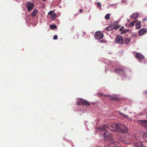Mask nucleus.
Returning <instances> with one entry per match:
<instances>
[{
	"label": "nucleus",
	"instance_id": "23",
	"mask_svg": "<svg viewBox=\"0 0 147 147\" xmlns=\"http://www.w3.org/2000/svg\"><path fill=\"white\" fill-rule=\"evenodd\" d=\"M57 27V26L56 25H50V28L52 30H54Z\"/></svg>",
	"mask_w": 147,
	"mask_h": 147
},
{
	"label": "nucleus",
	"instance_id": "25",
	"mask_svg": "<svg viewBox=\"0 0 147 147\" xmlns=\"http://www.w3.org/2000/svg\"><path fill=\"white\" fill-rule=\"evenodd\" d=\"M110 18V14H107L105 16V18L106 20H109Z\"/></svg>",
	"mask_w": 147,
	"mask_h": 147
},
{
	"label": "nucleus",
	"instance_id": "27",
	"mask_svg": "<svg viewBox=\"0 0 147 147\" xmlns=\"http://www.w3.org/2000/svg\"><path fill=\"white\" fill-rule=\"evenodd\" d=\"M53 11H51L49 12L48 13V15H51V16L53 13Z\"/></svg>",
	"mask_w": 147,
	"mask_h": 147
},
{
	"label": "nucleus",
	"instance_id": "24",
	"mask_svg": "<svg viewBox=\"0 0 147 147\" xmlns=\"http://www.w3.org/2000/svg\"><path fill=\"white\" fill-rule=\"evenodd\" d=\"M119 113L120 114V115H122L124 118H127V119H129V118L128 117V116L126 115H125L122 113H121L120 112H119Z\"/></svg>",
	"mask_w": 147,
	"mask_h": 147
},
{
	"label": "nucleus",
	"instance_id": "17",
	"mask_svg": "<svg viewBox=\"0 0 147 147\" xmlns=\"http://www.w3.org/2000/svg\"><path fill=\"white\" fill-rule=\"evenodd\" d=\"M143 139L147 142V132H145L143 134Z\"/></svg>",
	"mask_w": 147,
	"mask_h": 147
},
{
	"label": "nucleus",
	"instance_id": "18",
	"mask_svg": "<svg viewBox=\"0 0 147 147\" xmlns=\"http://www.w3.org/2000/svg\"><path fill=\"white\" fill-rule=\"evenodd\" d=\"M141 26V23L140 22H138L136 23V27L137 29H138L140 28Z\"/></svg>",
	"mask_w": 147,
	"mask_h": 147
},
{
	"label": "nucleus",
	"instance_id": "5",
	"mask_svg": "<svg viewBox=\"0 0 147 147\" xmlns=\"http://www.w3.org/2000/svg\"><path fill=\"white\" fill-rule=\"evenodd\" d=\"M116 124H110L107 125H104L102 127H104L106 129H109L111 131L110 129H115L116 126Z\"/></svg>",
	"mask_w": 147,
	"mask_h": 147
},
{
	"label": "nucleus",
	"instance_id": "16",
	"mask_svg": "<svg viewBox=\"0 0 147 147\" xmlns=\"http://www.w3.org/2000/svg\"><path fill=\"white\" fill-rule=\"evenodd\" d=\"M124 28V27L123 26L122 27V28H120L119 29V31H122V32H121V33L122 34H124L126 32H127L129 30V29H125L123 30V28Z\"/></svg>",
	"mask_w": 147,
	"mask_h": 147
},
{
	"label": "nucleus",
	"instance_id": "32",
	"mask_svg": "<svg viewBox=\"0 0 147 147\" xmlns=\"http://www.w3.org/2000/svg\"><path fill=\"white\" fill-rule=\"evenodd\" d=\"M82 11V9H80V12H81Z\"/></svg>",
	"mask_w": 147,
	"mask_h": 147
},
{
	"label": "nucleus",
	"instance_id": "11",
	"mask_svg": "<svg viewBox=\"0 0 147 147\" xmlns=\"http://www.w3.org/2000/svg\"><path fill=\"white\" fill-rule=\"evenodd\" d=\"M147 32V29L145 28L140 29L138 31V33L140 36H142Z\"/></svg>",
	"mask_w": 147,
	"mask_h": 147
},
{
	"label": "nucleus",
	"instance_id": "35",
	"mask_svg": "<svg viewBox=\"0 0 147 147\" xmlns=\"http://www.w3.org/2000/svg\"><path fill=\"white\" fill-rule=\"evenodd\" d=\"M127 144V143H126ZM129 143H128V144H129Z\"/></svg>",
	"mask_w": 147,
	"mask_h": 147
},
{
	"label": "nucleus",
	"instance_id": "22",
	"mask_svg": "<svg viewBox=\"0 0 147 147\" xmlns=\"http://www.w3.org/2000/svg\"><path fill=\"white\" fill-rule=\"evenodd\" d=\"M136 21H134L131 22L129 24V26L130 27H132L134 25Z\"/></svg>",
	"mask_w": 147,
	"mask_h": 147
},
{
	"label": "nucleus",
	"instance_id": "30",
	"mask_svg": "<svg viewBox=\"0 0 147 147\" xmlns=\"http://www.w3.org/2000/svg\"><path fill=\"white\" fill-rule=\"evenodd\" d=\"M97 5L98 7H100L101 6V4L99 2H97Z\"/></svg>",
	"mask_w": 147,
	"mask_h": 147
},
{
	"label": "nucleus",
	"instance_id": "28",
	"mask_svg": "<svg viewBox=\"0 0 147 147\" xmlns=\"http://www.w3.org/2000/svg\"><path fill=\"white\" fill-rule=\"evenodd\" d=\"M99 94H100V95H99V96H102L103 95H104L106 97L108 96V95H107L103 94L102 93H99Z\"/></svg>",
	"mask_w": 147,
	"mask_h": 147
},
{
	"label": "nucleus",
	"instance_id": "6",
	"mask_svg": "<svg viewBox=\"0 0 147 147\" xmlns=\"http://www.w3.org/2000/svg\"><path fill=\"white\" fill-rule=\"evenodd\" d=\"M138 121L141 126L144 127L147 130V120H138Z\"/></svg>",
	"mask_w": 147,
	"mask_h": 147
},
{
	"label": "nucleus",
	"instance_id": "7",
	"mask_svg": "<svg viewBox=\"0 0 147 147\" xmlns=\"http://www.w3.org/2000/svg\"><path fill=\"white\" fill-rule=\"evenodd\" d=\"M95 37L97 39H100L102 38L104 36L103 34L100 32H96L94 35Z\"/></svg>",
	"mask_w": 147,
	"mask_h": 147
},
{
	"label": "nucleus",
	"instance_id": "9",
	"mask_svg": "<svg viewBox=\"0 0 147 147\" xmlns=\"http://www.w3.org/2000/svg\"><path fill=\"white\" fill-rule=\"evenodd\" d=\"M115 42L117 44H123V39L122 36H118L115 39Z\"/></svg>",
	"mask_w": 147,
	"mask_h": 147
},
{
	"label": "nucleus",
	"instance_id": "29",
	"mask_svg": "<svg viewBox=\"0 0 147 147\" xmlns=\"http://www.w3.org/2000/svg\"><path fill=\"white\" fill-rule=\"evenodd\" d=\"M117 98L115 97H112L111 98V99L113 100H117Z\"/></svg>",
	"mask_w": 147,
	"mask_h": 147
},
{
	"label": "nucleus",
	"instance_id": "1",
	"mask_svg": "<svg viewBox=\"0 0 147 147\" xmlns=\"http://www.w3.org/2000/svg\"><path fill=\"white\" fill-rule=\"evenodd\" d=\"M100 135L103 137L104 140L108 141L112 139V135L109 133L104 127H100L99 128Z\"/></svg>",
	"mask_w": 147,
	"mask_h": 147
},
{
	"label": "nucleus",
	"instance_id": "14",
	"mask_svg": "<svg viewBox=\"0 0 147 147\" xmlns=\"http://www.w3.org/2000/svg\"><path fill=\"white\" fill-rule=\"evenodd\" d=\"M139 16V14L138 13H134L130 16V18L132 19H136L138 18Z\"/></svg>",
	"mask_w": 147,
	"mask_h": 147
},
{
	"label": "nucleus",
	"instance_id": "15",
	"mask_svg": "<svg viewBox=\"0 0 147 147\" xmlns=\"http://www.w3.org/2000/svg\"><path fill=\"white\" fill-rule=\"evenodd\" d=\"M38 13V11L36 9H35L32 12V14H31V16L32 17H34L36 14H37Z\"/></svg>",
	"mask_w": 147,
	"mask_h": 147
},
{
	"label": "nucleus",
	"instance_id": "2",
	"mask_svg": "<svg viewBox=\"0 0 147 147\" xmlns=\"http://www.w3.org/2000/svg\"><path fill=\"white\" fill-rule=\"evenodd\" d=\"M112 131H116L118 132L126 133L128 131V128L125 126L119 123L116 124L115 129H110Z\"/></svg>",
	"mask_w": 147,
	"mask_h": 147
},
{
	"label": "nucleus",
	"instance_id": "10",
	"mask_svg": "<svg viewBox=\"0 0 147 147\" xmlns=\"http://www.w3.org/2000/svg\"><path fill=\"white\" fill-rule=\"evenodd\" d=\"M135 57L140 60V62H142V60H143L144 58V56L139 53H136Z\"/></svg>",
	"mask_w": 147,
	"mask_h": 147
},
{
	"label": "nucleus",
	"instance_id": "4",
	"mask_svg": "<svg viewBox=\"0 0 147 147\" xmlns=\"http://www.w3.org/2000/svg\"><path fill=\"white\" fill-rule=\"evenodd\" d=\"M77 104L78 105H84L87 106H89L90 105L87 101L81 98H79L78 99Z\"/></svg>",
	"mask_w": 147,
	"mask_h": 147
},
{
	"label": "nucleus",
	"instance_id": "31",
	"mask_svg": "<svg viewBox=\"0 0 147 147\" xmlns=\"http://www.w3.org/2000/svg\"><path fill=\"white\" fill-rule=\"evenodd\" d=\"M53 39L54 40L57 39V35H55L53 37Z\"/></svg>",
	"mask_w": 147,
	"mask_h": 147
},
{
	"label": "nucleus",
	"instance_id": "20",
	"mask_svg": "<svg viewBox=\"0 0 147 147\" xmlns=\"http://www.w3.org/2000/svg\"><path fill=\"white\" fill-rule=\"evenodd\" d=\"M131 39L130 38L126 37L125 38V43L127 44L129 43Z\"/></svg>",
	"mask_w": 147,
	"mask_h": 147
},
{
	"label": "nucleus",
	"instance_id": "13",
	"mask_svg": "<svg viewBox=\"0 0 147 147\" xmlns=\"http://www.w3.org/2000/svg\"><path fill=\"white\" fill-rule=\"evenodd\" d=\"M111 146L112 147H119L120 144L117 142H114V141L112 142Z\"/></svg>",
	"mask_w": 147,
	"mask_h": 147
},
{
	"label": "nucleus",
	"instance_id": "26",
	"mask_svg": "<svg viewBox=\"0 0 147 147\" xmlns=\"http://www.w3.org/2000/svg\"><path fill=\"white\" fill-rule=\"evenodd\" d=\"M128 1L127 0H122V2H124L125 4H127L128 3Z\"/></svg>",
	"mask_w": 147,
	"mask_h": 147
},
{
	"label": "nucleus",
	"instance_id": "34",
	"mask_svg": "<svg viewBox=\"0 0 147 147\" xmlns=\"http://www.w3.org/2000/svg\"><path fill=\"white\" fill-rule=\"evenodd\" d=\"M146 92L147 93V91H146Z\"/></svg>",
	"mask_w": 147,
	"mask_h": 147
},
{
	"label": "nucleus",
	"instance_id": "3",
	"mask_svg": "<svg viewBox=\"0 0 147 147\" xmlns=\"http://www.w3.org/2000/svg\"><path fill=\"white\" fill-rule=\"evenodd\" d=\"M119 27L118 25V22L116 21L110 24L107 27L106 29L108 31H110L113 29L115 28V30L118 29Z\"/></svg>",
	"mask_w": 147,
	"mask_h": 147
},
{
	"label": "nucleus",
	"instance_id": "8",
	"mask_svg": "<svg viewBox=\"0 0 147 147\" xmlns=\"http://www.w3.org/2000/svg\"><path fill=\"white\" fill-rule=\"evenodd\" d=\"M34 6V5L33 3L30 2H28L26 4V7L28 11H30L32 9Z\"/></svg>",
	"mask_w": 147,
	"mask_h": 147
},
{
	"label": "nucleus",
	"instance_id": "19",
	"mask_svg": "<svg viewBox=\"0 0 147 147\" xmlns=\"http://www.w3.org/2000/svg\"><path fill=\"white\" fill-rule=\"evenodd\" d=\"M115 70L116 72L119 74H121V73L123 72V70L120 69H116Z\"/></svg>",
	"mask_w": 147,
	"mask_h": 147
},
{
	"label": "nucleus",
	"instance_id": "12",
	"mask_svg": "<svg viewBox=\"0 0 147 147\" xmlns=\"http://www.w3.org/2000/svg\"><path fill=\"white\" fill-rule=\"evenodd\" d=\"M134 146L135 147H145L142 142L140 141H138L135 142Z\"/></svg>",
	"mask_w": 147,
	"mask_h": 147
},
{
	"label": "nucleus",
	"instance_id": "21",
	"mask_svg": "<svg viewBox=\"0 0 147 147\" xmlns=\"http://www.w3.org/2000/svg\"><path fill=\"white\" fill-rule=\"evenodd\" d=\"M56 14L55 13H53L51 15V19L53 20H54L56 18Z\"/></svg>",
	"mask_w": 147,
	"mask_h": 147
},
{
	"label": "nucleus",
	"instance_id": "33",
	"mask_svg": "<svg viewBox=\"0 0 147 147\" xmlns=\"http://www.w3.org/2000/svg\"><path fill=\"white\" fill-rule=\"evenodd\" d=\"M43 1H45V0H42Z\"/></svg>",
	"mask_w": 147,
	"mask_h": 147
}]
</instances>
